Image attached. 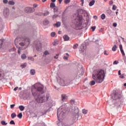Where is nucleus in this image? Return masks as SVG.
Wrapping results in <instances>:
<instances>
[{
    "label": "nucleus",
    "instance_id": "0e129e2a",
    "mask_svg": "<svg viewBox=\"0 0 126 126\" xmlns=\"http://www.w3.org/2000/svg\"><path fill=\"white\" fill-rule=\"evenodd\" d=\"M113 25L114 27H117V23H113Z\"/></svg>",
    "mask_w": 126,
    "mask_h": 126
},
{
    "label": "nucleus",
    "instance_id": "4be33fe9",
    "mask_svg": "<svg viewBox=\"0 0 126 126\" xmlns=\"http://www.w3.org/2000/svg\"><path fill=\"white\" fill-rule=\"evenodd\" d=\"M27 65V63H22L21 64L20 67H21V68H24V67H26Z\"/></svg>",
    "mask_w": 126,
    "mask_h": 126
},
{
    "label": "nucleus",
    "instance_id": "8fccbe9b",
    "mask_svg": "<svg viewBox=\"0 0 126 126\" xmlns=\"http://www.w3.org/2000/svg\"><path fill=\"white\" fill-rule=\"evenodd\" d=\"M16 49L15 48H12L9 50V52H14L15 51Z\"/></svg>",
    "mask_w": 126,
    "mask_h": 126
},
{
    "label": "nucleus",
    "instance_id": "f704fd0d",
    "mask_svg": "<svg viewBox=\"0 0 126 126\" xmlns=\"http://www.w3.org/2000/svg\"><path fill=\"white\" fill-rule=\"evenodd\" d=\"M49 14H50V12L49 11H46L43 13L44 16H47V15H49Z\"/></svg>",
    "mask_w": 126,
    "mask_h": 126
},
{
    "label": "nucleus",
    "instance_id": "b1692460",
    "mask_svg": "<svg viewBox=\"0 0 126 126\" xmlns=\"http://www.w3.org/2000/svg\"><path fill=\"white\" fill-rule=\"evenodd\" d=\"M27 58V56L25 54H23V55H21V59L22 60H25Z\"/></svg>",
    "mask_w": 126,
    "mask_h": 126
},
{
    "label": "nucleus",
    "instance_id": "0eeeda50",
    "mask_svg": "<svg viewBox=\"0 0 126 126\" xmlns=\"http://www.w3.org/2000/svg\"><path fill=\"white\" fill-rule=\"evenodd\" d=\"M72 113V120L73 121L75 122L78 120V117H79V109L77 106H73L71 108Z\"/></svg>",
    "mask_w": 126,
    "mask_h": 126
},
{
    "label": "nucleus",
    "instance_id": "a18cd8bd",
    "mask_svg": "<svg viewBox=\"0 0 126 126\" xmlns=\"http://www.w3.org/2000/svg\"><path fill=\"white\" fill-rule=\"evenodd\" d=\"M10 125H15V123H14V121L11 120V121L10 122Z\"/></svg>",
    "mask_w": 126,
    "mask_h": 126
},
{
    "label": "nucleus",
    "instance_id": "ea45409f",
    "mask_svg": "<svg viewBox=\"0 0 126 126\" xmlns=\"http://www.w3.org/2000/svg\"><path fill=\"white\" fill-rule=\"evenodd\" d=\"M49 51H45L44 53H43V55H45V56H47V55H49Z\"/></svg>",
    "mask_w": 126,
    "mask_h": 126
},
{
    "label": "nucleus",
    "instance_id": "7ed1b4c3",
    "mask_svg": "<svg viewBox=\"0 0 126 126\" xmlns=\"http://www.w3.org/2000/svg\"><path fill=\"white\" fill-rule=\"evenodd\" d=\"M30 44V39L26 38L24 40L20 37L16 38L15 40V45L18 49V54L20 55L21 50H25Z\"/></svg>",
    "mask_w": 126,
    "mask_h": 126
},
{
    "label": "nucleus",
    "instance_id": "338daca9",
    "mask_svg": "<svg viewBox=\"0 0 126 126\" xmlns=\"http://www.w3.org/2000/svg\"><path fill=\"white\" fill-rule=\"evenodd\" d=\"M94 19H97V18H98V17H97V16H96V15H94Z\"/></svg>",
    "mask_w": 126,
    "mask_h": 126
},
{
    "label": "nucleus",
    "instance_id": "de8ad7c7",
    "mask_svg": "<svg viewBox=\"0 0 126 126\" xmlns=\"http://www.w3.org/2000/svg\"><path fill=\"white\" fill-rule=\"evenodd\" d=\"M51 36H52V37H54V36L56 35V32H51Z\"/></svg>",
    "mask_w": 126,
    "mask_h": 126
},
{
    "label": "nucleus",
    "instance_id": "864d4df0",
    "mask_svg": "<svg viewBox=\"0 0 126 126\" xmlns=\"http://www.w3.org/2000/svg\"><path fill=\"white\" fill-rule=\"evenodd\" d=\"M119 63V61H115L113 63V64H118Z\"/></svg>",
    "mask_w": 126,
    "mask_h": 126
},
{
    "label": "nucleus",
    "instance_id": "c85d7f7f",
    "mask_svg": "<svg viewBox=\"0 0 126 126\" xmlns=\"http://www.w3.org/2000/svg\"><path fill=\"white\" fill-rule=\"evenodd\" d=\"M1 125H2V126H6V125H7V123H6L4 121H2L1 122Z\"/></svg>",
    "mask_w": 126,
    "mask_h": 126
},
{
    "label": "nucleus",
    "instance_id": "680f3d73",
    "mask_svg": "<svg viewBox=\"0 0 126 126\" xmlns=\"http://www.w3.org/2000/svg\"><path fill=\"white\" fill-rule=\"evenodd\" d=\"M68 59V57H66V56H64L63 57V59L64 60H67Z\"/></svg>",
    "mask_w": 126,
    "mask_h": 126
},
{
    "label": "nucleus",
    "instance_id": "3c124183",
    "mask_svg": "<svg viewBox=\"0 0 126 126\" xmlns=\"http://www.w3.org/2000/svg\"><path fill=\"white\" fill-rule=\"evenodd\" d=\"M120 78H122V79H124L125 78V76H124V74H123L122 75H120L119 76Z\"/></svg>",
    "mask_w": 126,
    "mask_h": 126
},
{
    "label": "nucleus",
    "instance_id": "f257e3e1",
    "mask_svg": "<svg viewBox=\"0 0 126 126\" xmlns=\"http://www.w3.org/2000/svg\"><path fill=\"white\" fill-rule=\"evenodd\" d=\"M32 92L37 103H44L46 101H49L51 98L50 94H47L45 96L43 95L45 90H44V86L41 84H34L32 88Z\"/></svg>",
    "mask_w": 126,
    "mask_h": 126
},
{
    "label": "nucleus",
    "instance_id": "a19ab883",
    "mask_svg": "<svg viewBox=\"0 0 126 126\" xmlns=\"http://www.w3.org/2000/svg\"><path fill=\"white\" fill-rule=\"evenodd\" d=\"M28 60L32 61V62H34V61H35V60L34 59V58L33 57H29Z\"/></svg>",
    "mask_w": 126,
    "mask_h": 126
},
{
    "label": "nucleus",
    "instance_id": "6e6552de",
    "mask_svg": "<svg viewBox=\"0 0 126 126\" xmlns=\"http://www.w3.org/2000/svg\"><path fill=\"white\" fill-rule=\"evenodd\" d=\"M34 48L37 52H40L42 49V44L40 41H36L34 42Z\"/></svg>",
    "mask_w": 126,
    "mask_h": 126
},
{
    "label": "nucleus",
    "instance_id": "f8f14e48",
    "mask_svg": "<svg viewBox=\"0 0 126 126\" xmlns=\"http://www.w3.org/2000/svg\"><path fill=\"white\" fill-rule=\"evenodd\" d=\"M9 14V10L8 8H4L3 9V15L5 17H7Z\"/></svg>",
    "mask_w": 126,
    "mask_h": 126
},
{
    "label": "nucleus",
    "instance_id": "4c0bfd02",
    "mask_svg": "<svg viewBox=\"0 0 126 126\" xmlns=\"http://www.w3.org/2000/svg\"><path fill=\"white\" fill-rule=\"evenodd\" d=\"M82 113L84 114V115H86V114H87V110H86L85 109H83Z\"/></svg>",
    "mask_w": 126,
    "mask_h": 126
},
{
    "label": "nucleus",
    "instance_id": "423d86ee",
    "mask_svg": "<svg viewBox=\"0 0 126 126\" xmlns=\"http://www.w3.org/2000/svg\"><path fill=\"white\" fill-rule=\"evenodd\" d=\"M112 98L113 99L112 102L114 103V102H118L115 103V106H117V107H120L121 105V101H120L119 99H121L122 98V93L121 92H118L116 91L114 94V96H113Z\"/></svg>",
    "mask_w": 126,
    "mask_h": 126
},
{
    "label": "nucleus",
    "instance_id": "f3484780",
    "mask_svg": "<svg viewBox=\"0 0 126 126\" xmlns=\"http://www.w3.org/2000/svg\"><path fill=\"white\" fill-rule=\"evenodd\" d=\"M57 126H69L68 125H66V124H63V123L59 121L58 122V123L57 124Z\"/></svg>",
    "mask_w": 126,
    "mask_h": 126
},
{
    "label": "nucleus",
    "instance_id": "1a4fd4ad",
    "mask_svg": "<svg viewBox=\"0 0 126 126\" xmlns=\"http://www.w3.org/2000/svg\"><path fill=\"white\" fill-rule=\"evenodd\" d=\"M24 10L26 13H31V12H33L34 11V8L31 7H27Z\"/></svg>",
    "mask_w": 126,
    "mask_h": 126
},
{
    "label": "nucleus",
    "instance_id": "09e8293b",
    "mask_svg": "<svg viewBox=\"0 0 126 126\" xmlns=\"http://www.w3.org/2000/svg\"><path fill=\"white\" fill-rule=\"evenodd\" d=\"M70 103H71V104H74V103H75V101L73 99H71L70 101Z\"/></svg>",
    "mask_w": 126,
    "mask_h": 126
},
{
    "label": "nucleus",
    "instance_id": "393cba45",
    "mask_svg": "<svg viewBox=\"0 0 126 126\" xmlns=\"http://www.w3.org/2000/svg\"><path fill=\"white\" fill-rule=\"evenodd\" d=\"M54 26H57V27H60L61 26V22H57L56 24H54Z\"/></svg>",
    "mask_w": 126,
    "mask_h": 126
},
{
    "label": "nucleus",
    "instance_id": "412c9836",
    "mask_svg": "<svg viewBox=\"0 0 126 126\" xmlns=\"http://www.w3.org/2000/svg\"><path fill=\"white\" fill-rule=\"evenodd\" d=\"M94 3H95V0H92L90 2L89 5L90 6H92L94 5Z\"/></svg>",
    "mask_w": 126,
    "mask_h": 126
},
{
    "label": "nucleus",
    "instance_id": "e433bc0d",
    "mask_svg": "<svg viewBox=\"0 0 126 126\" xmlns=\"http://www.w3.org/2000/svg\"><path fill=\"white\" fill-rule=\"evenodd\" d=\"M59 16V15L57 14V13H55L54 15L53 16L52 18L53 19H55V18H57Z\"/></svg>",
    "mask_w": 126,
    "mask_h": 126
},
{
    "label": "nucleus",
    "instance_id": "052dcab7",
    "mask_svg": "<svg viewBox=\"0 0 126 126\" xmlns=\"http://www.w3.org/2000/svg\"><path fill=\"white\" fill-rule=\"evenodd\" d=\"M109 4H110V5H113V1L112 0H110L109 1Z\"/></svg>",
    "mask_w": 126,
    "mask_h": 126
},
{
    "label": "nucleus",
    "instance_id": "bf43d9fd",
    "mask_svg": "<svg viewBox=\"0 0 126 126\" xmlns=\"http://www.w3.org/2000/svg\"><path fill=\"white\" fill-rule=\"evenodd\" d=\"M119 48H120V50H123V45H122V44H120L119 45Z\"/></svg>",
    "mask_w": 126,
    "mask_h": 126
},
{
    "label": "nucleus",
    "instance_id": "cd10ccee",
    "mask_svg": "<svg viewBox=\"0 0 126 126\" xmlns=\"http://www.w3.org/2000/svg\"><path fill=\"white\" fill-rule=\"evenodd\" d=\"M43 23L45 25H48V24L49 23V20H45L43 22Z\"/></svg>",
    "mask_w": 126,
    "mask_h": 126
},
{
    "label": "nucleus",
    "instance_id": "37998d69",
    "mask_svg": "<svg viewBox=\"0 0 126 126\" xmlns=\"http://www.w3.org/2000/svg\"><path fill=\"white\" fill-rule=\"evenodd\" d=\"M64 1L65 3L67 4V3H69L70 0H65Z\"/></svg>",
    "mask_w": 126,
    "mask_h": 126
},
{
    "label": "nucleus",
    "instance_id": "2eb2a0df",
    "mask_svg": "<svg viewBox=\"0 0 126 126\" xmlns=\"http://www.w3.org/2000/svg\"><path fill=\"white\" fill-rule=\"evenodd\" d=\"M59 84L61 85V86H65V80L63 79H60V81H59Z\"/></svg>",
    "mask_w": 126,
    "mask_h": 126
},
{
    "label": "nucleus",
    "instance_id": "c756f323",
    "mask_svg": "<svg viewBox=\"0 0 126 126\" xmlns=\"http://www.w3.org/2000/svg\"><path fill=\"white\" fill-rule=\"evenodd\" d=\"M16 117V114L15 113H13L11 115V117L12 119H14Z\"/></svg>",
    "mask_w": 126,
    "mask_h": 126
},
{
    "label": "nucleus",
    "instance_id": "bb28decb",
    "mask_svg": "<svg viewBox=\"0 0 126 126\" xmlns=\"http://www.w3.org/2000/svg\"><path fill=\"white\" fill-rule=\"evenodd\" d=\"M24 106H23V105H20L19 106V109L21 110V111H24Z\"/></svg>",
    "mask_w": 126,
    "mask_h": 126
},
{
    "label": "nucleus",
    "instance_id": "7c9ffc66",
    "mask_svg": "<svg viewBox=\"0 0 126 126\" xmlns=\"http://www.w3.org/2000/svg\"><path fill=\"white\" fill-rule=\"evenodd\" d=\"M50 7L51 8H54V7H56V4H55V3H50Z\"/></svg>",
    "mask_w": 126,
    "mask_h": 126
},
{
    "label": "nucleus",
    "instance_id": "5fc2aeb1",
    "mask_svg": "<svg viewBox=\"0 0 126 126\" xmlns=\"http://www.w3.org/2000/svg\"><path fill=\"white\" fill-rule=\"evenodd\" d=\"M38 5L36 3L33 4V8H36V7H38Z\"/></svg>",
    "mask_w": 126,
    "mask_h": 126
},
{
    "label": "nucleus",
    "instance_id": "58836bf2",
    "mask_svg": "<svg viewBox=\"0 0 126 126\" xmlns=\"http://www.w3.org/2000/svg\"><path fill=\"white\" fill-rule=\"evenodd\" d=\"M54 13H57V12H58V7H55L54 8Z\"/></svg>",
    "mask_w": 126,
    "mask_h": 126
},
{
    "label": "nucleus",
    "instance_id": "79ce46f5",
    "mask_svg": "<svg viewBox=\"0 0 126 126\" xmlns=\"http://www.w3.org/2000/svg\"><path fill=\"white\" fill-rule=\"evenodd\" d=\"M120 51L123 56H126V54L125 53V51H124V49H121Z\"/></svg>",
    "mask_w": 126,
    "mask_h": 126
},
{
    "label": "nucleus",
    "instance_id": "774afa93",
    "mask_svg": "<svg viewBox=\"0 0 126 126\" xmlns=\"http://www.w3.org/2000/svg\"><path fill=\"white\" fill-rule=\"evenodd\" d=\"M118 74H119V75H121L122 74L121 73V70H119V71H118Z\"/></svg>",
    "mask_w": 126,
    "mask_h": 126
},
{
    "label": "nucleus",
    "instance_id": "603ef678",
    "mask_svg": "<svg viewBox=\"0 0 126 126\" xmlns=\"http://www.w3.org/2000/svg\"><path fill=\"white\" fill-rule=\"evenodd\" d=\"M2 73H3V71H2V70H0V78L1 77Z\"/></svg>",
    "mask_w": 126,
    "mask_h": 126
},
{
    "label": "nucleus",
    "instance_id": "6e6d98bb",
    "mask_svg": "<svg viewBox=\"0 0 126 126\" xmlns=\"http://www.w3.org/2000/svg\"><path fill=\"white\" fill-rule=\"evenodd\" d=\"M3 3L6 4L7 2H8V0H3Z\"/></svg>",
    "mask_w": 126,
    "mask_h": 126
},
{
    "label": "nucleus",
    "instance_id": "13d9d810",
    "mask_svg": "<svg viewBox=\"0 0 126 126\" xmlns=\"http://www.w3.org/2000/svg\"><path fill=\"white\" fill-rule=\"evenodd\" d=\"M15 106V104H12L10 105L11 109H13L14 108V106Z\"/></svg>",
    "mask_w": 126,
    "mask_h": 126
},
{
    "label": "nucleus",
    "instance_id": "ddd939ff",
    "mask_svg": "<svg viewBox=\"0 0 126 126\" xmlns=\"http://www.w3.org/2000/svg\"><path fill=\"white\" fill-rule=\"evenodd\" d=\"M61 98H62V101L63 102L65 101L67 99L68 97L65 94H62L61 95Z\"/></svg>",
    "mask_w": 126,
    "mask_h": 126
},
{
    "label": "nucleus",
    "instance_id": "5701e85b",
    "mask_svg": "<svg viewBox=\"0 0 126 126\" xmlns=\"http://www.w3.org/2000/svg\"><path fill=\"white\" fill-rule=\"evenodd\" d=\"M117 49H118L117 45H114L112 48V50L113 51V52H116V51H117Z\"/></svg>",
    "mask_w": 126,
    "mask_h": 126
},
{
    "label": "nucleus",
    "instance_id": "dca6fc26",
    "mask_svg": "<svg viewBox=\"0 0 126 126\" xmlns=\"http://www.w3.org/2000/svg\"><path fill=\"white\" fill-rule=\"evenodd\" d=\"M82 16L87 17V19L89 18V15H88V13L85 10H83Z\"/></svg>",
    "mask_w": 126,
    "mask_h": 126
},
{
    "label": "nucleus",
    "instance_id": "9d476101",
    "mask_svg": "<svg viewBox=\"0 0 126 126\" xmlns=\"http://www.w3.org/2000/svg\"><path fill=\"white\" fill-rule=\"evenodd\" d=\"M22 98H23L25 99V100H29V99L31 98V94H30L29 93H27V94H25L24 95H22Z\"/></svg>",
    "mask_w": 126,
    "mask_h": 126
},
{
    "label": "nucleus",
    "instance_id": "e2e57ef3",
    "mask_svg": "<svg viewBox=\"0 0 126 126\" xmlns=\"http://www.w3.org/2000/svg\"><path fill=\"white\" fill-rule=\"evenodd\" d=\"M81 2H82V5H83L84 3V0H81Z\"/></svg>",
    "mask_w": 126,
    "mask_h": 126
},
{
    "label": "nucleus",
    "instance_id": "2f4dec72",
    "mask_svg": "<svg viewBox=\"0 0 126 126\" xmlns=\"http://www.w3.org/2000/svg\"><path fill=\"white\" fill-rule=\"evenodd\" d=\"M17 117L18 118H19V119H22V113H20L19 114L17 115Z\"/></svg>",
    "mask_w": 126,
    "mask_h": 126
},
{
    "label": "nucleus",
    "instance_id": "39448f33",
    "mask_svg": "<svg viewBox=\"0 0 126 126\" xmlns=\"http://www.w3.org/2000/svg\"><path fill=\"white\" fill-rule=\"evenodd\" d=\"M66 105H62L57 109V117L59 121L63 120L66 113Z\"/></svg>",
    "mask_w": 126,
    "mask_h": 126
},
{
    "label": "nucleus",
    "instance_id": "9b49d317",
    "mask_svg": "<svg viewBox=\"0 0 126 126\" xmlns=\"http://www.w3.org/2000/svg\"><path fill=\"white\" fill-rule=\"evenodd\" d=\"M70 84H72V80L70 78L66 79L65 80V86H68Z\"/></svg>",
    "mask_w": 126,
    "mask_h": 126
},
{
    "label": "nucleus",
    "instance_id": "c9c22d12",
    "mask_svg": "<svg viewBox=\"0 0 126 126\" xmlns=\"http://www.w3.org/2000/svg\"><path fill=\"white\" fill-rule=\"evenodd\" d=\"M77 47H78V44H75V45H73V48L74 50H75V49H77Z\"/></svg>",
    "mask_w": 126,
    "mask_h": 126
},
{
    "label": "nucleus",
    "instance_id": "aec40b11",
    "mask_svg": "<svg viewBox=\"0 0 126 126\" xmlns=\"http://www.w3.org/2000/svg\"><path fill=\"white\" fill-rule=\"evenodd\" d=\"M8 3L9 5H14L15 4V2L13 1V0H10L8 2Z\"/></svg>",
    "mask_w": 126,
    "mask_h": 126
},
{
    "label": "nucleus",
    "instance_id": "72a5a7b5",
    "mask_svg": "<svg viewBox=\"0 0 126 126\" xmlns=\"http://www.w3.org/2000/svg\"><path fill=\"white\" fill-rule=\"evenodd\" d=\"M31 74H32V75H34L35 74V70L34 69H32L31 70Z\"/></svg>",
    "mask_w": 126,
    "mask_h": 126
},
{
    "label": "nucleus",
    "instance_id": "a211bd4d",
    "mask_svg": "<svg viewBox=\"0 0 126 126\" xmlns=\"http://www.w3.org/2000/svg\"><path fill=\"white\" fill-rule=\"evenodd\" d=\"M63 38L64 41H68L69 40V36L66 34L64 35Z\"/></svg>",
    "mask_w": 126,
    "mask_h": 126
},
{
    "label": "nucleus",
    "instance_id": "49530a36",
    "mask_svg": "<svg viewBox=\"0 0 126 126\" xmlns=\"http://www.w3.org/2000/svg\"><path fill=\"white\" fill-rule=\"evenodd\" d=\"M116 9H117L116 6L115 5H113L112 7L113 10H116Z\"/></svg>",
    "mask_w": 126,
    "mask_h": 126
},
{
    "label": "nucleus",
    "instance_id": "c03bdc74",
    "mask_svg": "<svg viewBox=\"0 0 126 126\" xmlns=\"http://www.w3.org/2000/svg\"><path fill=\"white\" fill-rule=\"evenodd\" d=\"M91 29L93 32H94V31H95V29H96V27H92Z\"/></svg>",
    "mask_w": 126,
    "mask_h": 126
},
{
    "label": "nucleus",
    "instance_id": "6ab92c4d",
    "mask_svg": "<svg viewBox=\"0 0 126 126\" xmlns=\"http://www.w3.org/2000/svg\"><path fill=\"white\" fill-rule=\"evenodd\" d=\"M84 74V70H83V69H80L78 73V74H79V75H83Z\"/></svg>",
    "mask_w": 126,
    "mask_h": 126
},
{
    "label": "nucleus",
    "instance_id": "4d7b16f0",
    "mask_svg": "<svg viewBox=\"0 0 126 126\" xmlns=\"http://www.w3.org/2000/svg\"><path fill=\"white\" fill-rule=\"evenodd\" d=\"M104 55H105L106 56H109V53H107V51H104Z\"/></svg>",
    "mask_w": 126,
    "mask_h": 126
},
{
    "label": "nucleus",
    "instance_id": "473e14b6",
    "mask_svg": "<svg viewBox=\"0 0 126 126\" xmlns=\"http://www.w3.org/2000/svg\"><path fill=\"white\" fill-rule=\"evenodd\" d=\"M101 18L102 19V20H104L106 18V15H104V14H102L101 15Z\"/></svg>",
    "mask_w": 126,
    "mask_h": 126
},
{
    "label": "nucleus",
    "instance_id": "a878e982",
    "mask_svg": "<svg viewBox=\"0 0 126 126\" xmlns=\"http://www.w3.org/2000/svg\"><path fill=\"white\" fill-rule=\"evenodd\" d=\"M3 44V39H0V49H1V46H2Z\"/></svg>",
    "mask_w": 126,
    "mask_h": 126
},
{
    "label": "nucleus",
    "instance_id": "4468645a",
    "mask_svg": "<svg viewBox=\"0 0 126 126\" xmlns=\"http://www.w3.org/2000/svg\"><path fill=\"white\" fill-rule=\"evenodd\" d=\"M86 49V46L84 45V44H83L80 46L79 51H80L81 52H83V53H84V52H85Z\"/></svg>",
    "mask_w": 126,
    "mask_h": 126
},
{
    "label": "nucleus",
    "instance_id": "69168bd1",
    "mask_svg": "<svg viewBox=\"0 0 126 126\" xmlns=\"http://www.w3.org/2000/svg\"><path fill=\"white\" fill-rule=\"evenodd\" d=\"M17 89H18V87H17L15 88L14 89V91H16V90H17Z\"/></svg>",
    "mask_w": 126,
    "mask_h": 126
},
{
    "label": "nucleus",
    "instance_id": "20e7f679",
    "mask_svg": "<svg viewBox=\"0 0 126 126\" xmlns=\"http://www.w3.org/2000/svg\"><path fill=\"white\" fill-rule=\"evenodd\" d=\"M84 9H80L78 10V16L74 19L72 23H73V25L75 26V29L77 30H81V29H83V27H81V25H82V16L83 14Z\"/></svg>",
    "mask_w": 126,
    "mask_h": 126
},
{
    "label": "nucleus",
    "instance_id": "f03ea898",
    "mask_svg": "<svg viewBox=\"0 0 126 126\" xmlns=\"http://www.w3.org/2000/svg\"><path fill=\"white\" fill-rule=\"evenodd\" d=\"M105 71L104 70H95L93 74V78L94 80L90 82V85L91 86L95 85V83H102L105 79Z\"/></svg>",
    "mask_w": 126,
    "mask_h": 126
}]
</instances>
